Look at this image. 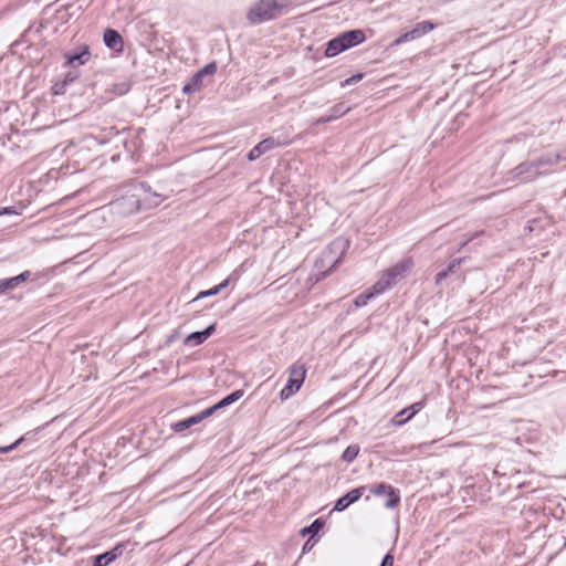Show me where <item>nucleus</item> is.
Listing matches in <instances>:
<instances>
[{"mask_svg": "<svg viewBox=\"0 0 566 566\" xmlns=\"http://www.w3.org/2000/svg\"><path fill=\"white\" fill-rule=\"evenodd\" d=\"M411 40H415V36H411L410 34V31L401 34L396 41L395 43L396 44H400V43H403V42H407V41H411Z\"/></svg>", "mask_w": 566, "mask_h": 566, "instance_id": "obj_35", "label": "nucleus"}, {"mask_svg": "<svg viewBox=\"0 0 566 566\" xmlns=\"http://www.w3.org/2000/svg\"><path fill=\"white\" fill-rule=\"evenodd\" d=\"M413 262L411 259H405L384 272L381 277L373 285V290L376 293H384L387 290L395 286L405 275V273L411 269Z\"/></svg>", "mask_w": 566, "mask_h": 566, "instance_id": "obj_4", "label": "nucleus"}, {"mask_svg": "<svg viewBox=\"0 0 566 566\" xmlns=\"http://www.w3.org/2000/svg\"><path fill=\"white\" fill-rule=\"evenodd\" d=\"M366 490H367V486L361 485L359 488L353 489L352 491L347 492L345 495L340 496L336 501L334 511H337V512L345 511L350 504L358 501Z\"/></svg>", "mask_w": 566, "mask_h": 566, "instance_id": "obj_10", "label": "nucleus"}, {"mask_svg": "<svg viewBox=\"0 0 566 566\" xmlns=\"http://www.w3.org/2000/svg\"><path fill=\"white\" fill-rule=\"evenodd\" d=\"M369 492L376 496H386L385 507L387 509H395L400 503L399 490L388 483L380 482L371 485Z\"/></svg>", "mask_w": 566, "mask_h": 566, "instance_id": "obj_7", "label": "nucleus"}, {"mask_svg": "<svg viewBox=\"0 0 566 566\" xmlns=\"http://www.w3.org/2000/svg\"><path fill=\"white\" fill-rule=\"evenodd\" d=\"M306 375V369L302 364H293L290 367V375L286 385L280 391V398L286 400L292 397L302 387Z\"/></svg>", "mask_w": 566, "mask_h": 566, "instance_id": "obj_5", "label": "nucleus"}, {"mask_svg": "<svg viewBox=\"0 0 566 566\" xmlns=\"http://www.w3.org/2000/svg\"><path fill=\"white\" fill-rule=\"evenodd\" d=\"M359 453V447L357 444L348 446L342 454V459L345 462H353Z\"/></svg>", "mask_w": 566, "mask_h": 566, "instance_id": "obj_26", "label": "nucleus"}, {"mask_svg": "<svg viewBox=\"0 0 566 566\" xmlns=\"http://www.w3.org/2000/svg\"><path fill=\"white\" fill-rule=\"evenodd\" d=\"M6 293H7V291H6V287L3 286V281L0 280V295L6 294Z\"/></svg>", "mask_w": 566, "mask_h": 566, "instance_id": "obj_42", "label": "nucleus"}, {"mask_svg": "<svg viewBox=\"0 0 566 566\" xmlns=\"http://www.w3.org/2000/svg\"><path fill=\"white\" fill-rule=\"evenodd\" d=\"M326 275V272H323L319 277L316 279V281L321 280L322 277H324Z\"/></svg>", "mask_w": 566, "mask_h": 566, "instance_id": "obj_45", "label": "nucleus"}, {"mask_svg": "<svg viewBox=\"0 0 566 566\" xmlns=\"http://www.w3.org/2000/svg\"><path fill=\"white\" fill-rule=\"evenodd\" d=\"M243 394L244 391L242 389L234 390L233 392L218 401L216 406L218 407V409L226 408L231 403L238 401L243 396Z\"/></svg>", "mask_w": 566, "mask_h": 566, "instance_id": "obj_22", "label": "nucleus"}, {"mask_svg": "<svg viewBox=\"0 0 566 566\" xmlns=\"http://www.w3.org/2000/svg\"><path fill=\"white\" fill-rule=\"evenodd\" d=\"M380 566H394V556L388 553L384 556Z\"/></svg>", "mask_w": 566, "mask_h": 566, "instance_id": "obj_36", "label": "nucleus"}, {"mask_svg": "<svg viewBox=\"0 0 566 566\" xmlns=\"http://www.w3.org/2000/svg\"><path fill=\"white\" fill-rule=\"evenodd\" d=\"M464 260L465 258L453 259L446 269L441 270L436 274L434 283L437 285H440L443 282V280H446L450 274L457 272V270L460 268L461 263Z\"/></svg>", "mask_w": 566, "mask_h": 566, "instance_id": "obj_17", "label": "nucleus"}, {"mask_svg": "<svg viewBox=\"0 0 566 566\" xmlns=\"http://www.w3.org/2000/svg\"><path fill=\"white\" fill-rule=\"evenodd\" d=\"M323 526H324V522L321 521L319 518H317V520L313 521L311 523V525L302 528L300 533L302 536H305V535L314 536L323 528Z\"/></svg>", "mask_w": 566, "mask_h": 566, "instance_id": "obj_24", "label": "nucleus"}, {"mask_svg": "<svg viewBox=\"0 0 566 566\" xmlns=\"http://www.w3.org/2000/svg\"><path fill=\"white\" fill-rule=\"evenodd\" d=\"M172 339H175V335H170V336L168 337V339H167V343L172 342Z\"/></svg>", "mask_w": 566, "mask_h": 566, "instance_id": "obj_44", "label": "nucleus"}, {"mask_svg": "<svg viewBox=\"0 0 566 566\" xmlns=\"http://www.w3.org/2000/svg\"><path fill=\"white\" fill-rule=\"evenodd\" d=\"M332 122V118L331 116L327 114V115H324L322 117H319L317 120H316V124H326V123H329Z\"/></svg>", "mask_w": 566, "mask_h": 566, "instance_id": "obj_39", "label": "nucleus"}, {"mask_svg": "<svg viewBox=\"0 0 566 566\" xmlns=\"http://www.w3.org/2000/svg\"><path fill=\"white\" fill-rule=\"evenodd\" d=\"M205 78L206 77H202V75L199 72H197L191 77V81L184 86V88H182L184 93L189 94V93H193V92L201 90V87H203L206 85Z\"/></svg>", "mask_w": 566, "mask_h": 566, "instance_id": "obj_19", "label": "nucleus"}, {"mask_svg": "<svg viewBox=\"0 0 566 566\" xmlns=\"http://www.w3.org/2000/svg\"><path fill=\"white\" fill-rule=\"evenodd\" d=\"M33 431H29L27 432L24 436L20 437L18 440H15L14 442H12L11 444L9 446H6V447H0V454L1 453H8V452H11L13 451L14 449H17L19 446H21L27 439L28 437L32 433Z\"/></svg>", "mask_w": 566, "mask_h": 566, "instance_id": "obj_27", "label": "nucleus"}, {"mask_svg": "<svg viewBox=\"0 0 566 566\" xmlns=\"http://www.w3.org/2000/svg\"><path fill=\"white\" fill-rule=\"evenodd\" d=\"M347 49L356 46L366 40L365 33L361 30H349L339 34Z\"/></svg>", "mask_w": 566, "mask_h": 566, "instance_id": "obj_16", "label": "nucleus"}, {"mask_svg": "<svg viewBox=\"0 0 566 566\" xmlns=\"http://www.w3.org/2000/svg\"><path fill=\"white\" fill-rule=\"evenodd\" d=\"M349 109L350 108L347 107L344 103H338L329 109L328 115L331 116L332 120H335L348 113Z\"/></svg>", "mask_w": 566, "mask_h": 566, "instance_id": "obj_25", "label": "nucleus"}, {"mask_svg": "<svg viewBox=\"0 0 566 566\" xmlns=\"http://www.w3.org/2000/svg\"><path fill=\"white\" fill-rule=\"evenodd\" d=\"M63 55L65 59V66L76 67L85 64L90 60L91 52L88 45H83L78 50L65 52Z\"/></svg>", "mask_w": 566, "mask_h": 566, "instance_id": "obj_8", "label": "nucleus"}, {"mask_svg": "<svg viewBox=\"0 0 566 566\" xmlns=\"http://www.w3.org/2000/svg\"><path fill=\"white\" fill-rule=\"evenodd\" d=\"M380 293H376L375 290H373V287L368 291H365L360 294H358L355 300H354V304L356 307H361V306H365L368 301L373 297H375L376 295H379Z\"/></svg>", "mask_w": 566, "mask_h": 566, "instance_id": "obj_23", "label": "nucleus"}, {"mask_svg": "<svg viewBox=\"0 0 566 566\" xmlns=\"http://www.w3.org/2000/svg\"><path fill=\"white\" fill-rule=\"evenodd\" d=\"M436 28V24H433L431 21H422L415 25L412 30H410L411 36H415V39H418L428 32L432 31Z\"/></svg>", "mask_w": 566, "mask_h": 566, "instance_id": "obj_20", "label": "nucleus"}, {"mask_svg": "<svg viewBox=\"0 0 566 566\" xmlns=\"http://www.w3.org/2000/svg\"><path fill=\"white\" fill-rule=\"evenodd\" d=\"M311 546H310V541H307L304 546H303V552L305 553L307 549H310Z\"/></svg>", "mask_w": 566, "mask_h": 566, "instance_id": "obj_43", "label": "nucleus"}, {"mask_svg": "<svg viewBox=\"0 0 566 566\" xmlns=\"http://www.w3.org/2000/svg\"><path fill=\"white\" fill-rule=\"evenodd\" d=\"M66 86L67 85L64 84L63 82L54 84V86L52 87L53 94H55V95L64 94Z\"/></svg>", "mask_w": 566, "mask_h": 566, "instance_id": "obj_34", "label": "nucleus"}, {"mask_svg": "<svg viewBox=\"0 0 566 566\" xmlns=\"http://www.w3.org/2000/svg\"><path fill=\"white\" fill-rule=\"evenodd\" d=\"M2 281H3V286L6 287L7 293H8L9 291H12V290H13V289H12V285H11V283H10V281H9V279H2Z\"/></svg>", "mask_w": 566, "mask_h": 566, "instance_id": "obj_40", "label": "nucleus"}, {"mask_svg": "<svg viewBox=\"0 0 566 566\" xmlns=\"http://www.w3.org/2000/svg\"><path fill=\"white\" fill-rule=\"evenodd\" d=\"M186 566H190L189 564H187Z\"/></svg>", "mask_w": 566, "mask_h": 566, "instance_id": "obj_46", "label": "nucleus"}, {"mask_svg": "<svg viewBox=\"0 0 566 566\" xmlns=\"http://www.w3.org/2000/svg\"><path fill=\"white\" fill-rule=\"evenodd\" d=\"M238 279H239V275H238L237 271H234L232 274L229 275V277L223 280L220 284L213 286L210 290L199 292L197 294V296L191 302H196L203 297L214 296V295L219 294L223 289H226L230 284L231 281H237Z\"/></svg>", "mask_w": 566, "mask_h": 566, "instance_id": "obj_15", "label": "nucleus"}, {"mask_svg": "<svg viewBox=\"0 0 566 566\" xmlns=\"http://www.w3.org/2000/svg\"><path fill=\"white\" fill-rule=\"evenodd\" d=\"M349 248V241L344 238L335 239L327 249L322 253L321 263L322 266L325 263H329L331 268H336L337 264L342 261L343 255Z\"/></svg>", "mask_w": 566, "mask_h": 566, "instance_id": "obj_6", "label": "nucleus"}, {"mask_svg": "<svg viewBox=\"0 0 566 566\" xmlns=\"http://www.w3.org/2000/svg\"><path fill=\"white\" fill-rule=\"evenodd\" d=\"M287 7L286 0H259L247 12V20L258 25L280 17Z\"/></svg>", "mask_w": 566, "mask_h": 566, "instance_id": "obj_2", "label": "nucleus"}, {"mask_svg": "<svg viewBox=\"0 0 566 566\" xmlns=\"http://www.w3.org/2000/svg\"><path fill=\"white\" fill-rule=\"evenodd\" d=\"M126 546L124 543L115 545L111 551L96 555L93 560V566H108L111 563L120 557Z\"/></svg>", "mask_w": 566, "mask_h": 566, "instance_id": "obj_9", "label": "nucleus"}, {"mask_svg": "<svg viewBox=\"0 0 566 566\" xmlns=\"http://www.w3.org/2000/svg\"><path fill=\"white\" fill-rule=\"evenodd\" d=\"M481 232H475L471 237H469L458 249V252H460L470 241H472L475 237H478Z\"/></svg>", "mask_w": 566, "mask_h": 566, "instance_id": "obj_37", "label": "nucleus"}, {"mask_svg": "<svg viewBox=\"0 0 566 566\" xmlns=\"http://www.w3.org/2000/svg\"><path fill=\"white\" fill-rule=\"evenodd\" d=\"M78 77V73L71 71L67 74H65L64 80L62 81L64 84L69 85L73 83Z\"/></svg>", "mask_w": 566, "mask_h": 566, "instance_id": "obj_33", "label": "nucleus"}, {"mask_svg": "<svg viewBox=\"0 0 566 566\" xmlns=\"http://www.w3.org/2000/svg\"><path fill=\"white\" fill-rule=\"evenodd\" d=\"M364 77V73H356L354 74L353 76L346 78L345 81H343L340 83L342 87H346V86H349V85H353V84H356L358 82H360Z\"/></svg>", "mask_w": 566, "mask_h": 566, "instance_id": "obj_29", "label": "nucleus"}, {"mask_svg": "<svg viewBox=\"0 0 566 566\" xmlns=\"http://www.w3.org/2000/svg\"><path fill=\"white\" fill-rule=\"evenodd\" d=\"M8 279H9V281H10V283H11V285H12V289H13V290H14V289H17V287L19 286L18 282L14 280V277H13V276H12V277H8Z\"/></svg>", "mask_w": 566, "mask_h": 566, "instance_id": "obj_41", "label": "nucleus"}, {"mask_svg": "<svg viewBox=\"0 0 566 566\" xmlns=\"http://www.w3.org/2000/svg\"><path fill=\"white\" fill-rule=\"evenodd\" d=\"M216 331V324L209 325L207 328L200 332H193L189 334L184 343L187 346H198L202 344L206 339H208L212 333Z\"/></svg>", "mask_w": 566, "mask_h": 566, "instance_id": "obj_14", "label": "nucleus"}, {"mask_svg": "<svg viewBox=\"0 0 566 566\" xmlns=\"http://www.w3.org/2000/svg\"><path fill=\"white\" fill-rule=\"evenodd\" d=\"M547 159H555L552 161V165H556L558 164L559 161H566V148L560 151V153H557L555 155H546Z\"/></svg>", "mask_w": 566, "mask_h": 566, "instance_id": "obj_30", "label": "nucleus"}, {"mask_svg": "<svg viewBox=\"0 0 566 566\" xmlns=\"http://www.w3.org/2000/svg\"><path fill=\"white\" fill-rule=\"evenodd\" d=\"M202 77L212 76L217 72V64L214 62L205 65L198 71Z\"/></svg>", "mask_w": 566, "mask_h": 566, "instance_id": "obj_28", "label": "nucleus"}, {"mask_svg": "<svg viewBox=\"0 0 566 566\" xmlns=\"http://www.w3.org/2000/svg\"><path fill=\"white\" fill-rule=\"evenodd\" d=\"M30 276H31V272L27 270V271H23L22 273H20L17 276H13V277L18 282V284L20 285L21 283L27 282L30 279Z\"/></svg>", "mask_w": 566, "mask_h": 566, "instance_id": "obj_32", "label": "nucleus"}, {"mask_svg": "<svg viewBox=\"0 0 566 566\" xmlns=\"http://www.w3.org/2000/svg\"><path fill=\"white\" fill-rule=\"evenodd\" d=\"M281 144L275 140L273 137H269L260 142L258 145H255L248 154V159L250 161L256 160L260 158L263 154L270 151L271 149L280 146Z\"/></svg>", "mask_w": 566, "mask_h": 566, "instance_id": "obj_12", "label": "nucleus"}, {"mask_svg": "<svg viewBox=\"0 0 566 566\" xmlns=\"http://www.w3.org/2000/svg\"><path fill=\"white\" fill-rule=\"evenodd\" d=\"M424 407V401H418L412 403L411 406L405 408L400 412H398L392 421L397 426L405 424L408 420H410L416 413H418Z\"/></svg>", "mask_w": 566, "mask_h": 566, "instance_id": "obj_13", "label": "nucleus"}, {"mask_svg": "<svg viewBox=\"0 0 566 566\" xmlns=\"http://www.w3.org/2000/svg\"><path fill=\"white\" fill-rule=\"evenodd\" d=\"M103 40L105 45L113 50L115 53H123L124 51V40L118 31L114 29H106L103 35Z\"/></svg>", "mask_w": 566, "mask_h": 566, "instance_id": "obj_11", "label": "nucleus"}, {"mask_svg": "<svg viewBox=\"0 0 566 566\" xmlns=\"http://www.w3.org/2000/svg\"><path fill=\"white\" fill-rule=\"evenodd\" d=\"M347 50L346 44L343 42L340 36H336L327 42L326 49H325V55L328 57L336 56L340 52Z\"/></svg>", "mask_w": 566, "mask_h": 566, "instance_id": "obj_18", "label": "nucleus"}, {"mask_svg": "<svg viewBox=\"0 0 566 566\" xmlns=\"http://www.w3.org/2000/svg\"><path fill=\"white\" fill-rule=\"evenodd\" d=\"M217 410H218V407L216 405H213V406L205 409L203 411L199 412L197 416L200 418V422H201L203 419L212 416Z\"/></svg>", "mask_w": 566, "mask_h": 566, "instance_id": "obj_31", "label": "nucleus"}, {"mask_svg": "<svg viewBox=\"0 0 566 566\" xmlns=\"http://www.w3.org/2000/svg\"><path fill=\"white\" fill-rule=\"evenodd\" d=\"M554 159H547L546 155L541 156L534 160H526L518 164L513 169L509 170L506 174V180L512 182H532L544 176V172L539 169L544 166L552 165Z\"/></svg>", "mask_w": 566, "mask_h": 566, "instance_id": "obj_3", "label": "nucleus"}, {"mask_svg": "<svg viewBox=\"0 0 566 566\" xmlns=\"http://www.w3.org/2000/svg\"><path fill=\"white\" fill-rule=\"evenodd\" d=\"M198 423H200V418L197 415H195L187 419H184V420H180V421L174 423L171 426V428L174 429L175 432H182Z\"/></svg>", "mask_w": 566, "mask_h": 566, "instance_id": "obj_21", "label": "nucleus"}, {"mask_svg": "<svg viewBox=\"0 0 566 566\" xmlns=\"http://www.w3.org/2000/svg\"><path fill=\"white\" fill-rule=\"evenodd\" d=\"M15 213L12 207L0 208V216Z\"/></svg>", "mask_w": 566, "mask_h": 566, "instance_id": "obj_38", "label": "nucleus"}, {"mask_svg": "<svg viewBox=\"0 0 566 566\" xmlns=\"http://www.w3.org/2000/svg\"><path fill=\"white\" fill-rule=\"evenodd\" d=\"M164 198L153 192L147 182L133 185L130 190L112 202L114 210L122 214L138 212L142 208L150 209L159 206Z\"/></svg>", "mask_w": 566, "mask_h": 566, "instance_id": "obj_1", "label": "nucleus"}]
</instances>
